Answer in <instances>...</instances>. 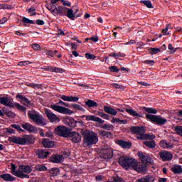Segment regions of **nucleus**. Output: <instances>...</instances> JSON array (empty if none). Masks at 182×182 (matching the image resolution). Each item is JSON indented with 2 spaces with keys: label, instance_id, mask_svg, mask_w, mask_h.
<instances>
[{
  "label": "nucleus",
  "instance_id": "obj_1",
  "mask_svg": "<svg viewBox=\"0 0 182 182\" xmlns=\"http://www.w3.org/2000/svg\"><path fill=\"white\" fill-rule=\"evenodd\" d=\"M32 172V167L29 165H21L16 171V166L14 164H11V174L18 178H29V174Z\"/></svg>",
  "mask_w": 182,
  "mask_h": 182
},
{
  "label": "nucleus",
  "instance_id": "obj_2",
  "mask_svg": "<svg viewBox=\"0 0 182 182\" xmlns=\"http://www.w3.org/2000/svg\"><path fill=\"white\" fill-rule=\"evenodd\" d=\"M82 133L84 137L85 146H92V144H96V143L99 141L97 134L93 131H89L85 129L83 130Z\"/></svg>",
  "mask_w": 182,
  "mask_h": 182
},
{
  "label": "nucleus",
  "instance_id": "obj_3",
  "mask_svg": "<svg viewBox=\"0 0 182 182\" xmlns=\"http://www.w3.org/2000/svg\"><path fill=\"white\" fill-rule=\"evenodd\" d=\"M146 129L144 127H132L131 128V131L132 133H135L136 134H138L136 136V139L139 140H143L146 137L149 140H154V139H156V136L154 134L150 135V134H145L144 135V132Z\"/></svg>",
  "mask_w": 182,
  "mask_h": 182
},
{
  "label": "nucleus",
  "instance_id": "obj_4",
  "mask_svg": "<svg viewBox=\"0 0 182 182\" xmlns=\"http://www.w3.org/2000/svg\"><path fill=\"white\" fill-rule=\"evenodd\" d=\"M32 139L29 136L24 137H19L16 136H12L8 137V141L10 143H14V144H19L20 146H25V144H31Z\"/></svg>",
  "mask_w": 182,
  "mask_h": 182
},
{
  "label": "nucleus",
  "instance_id": "obj_5",
  "mask_svg": "<svg viewBox=\"0 0 182 182\" xmlns=\"http://www.w3.org/2000/svg\"><path fill=\"white\" fill-rule=\"evenodd\" d=\"M28 117L33 120L36 124H41L42 126H46V120H45L43 116L35 110L28 112Z\"/></svg>",
  "mask_w": 182,
  "mask_h": 182
},
{
  "label": "nucleus",
  "instance_id": "obj_6",
  "mask_svg": "<svg viewBox=\"0 0 182 182\" xmlns=\"http://www.w3.org/2000/svg\"><path fill=\"white\" fill-rule=\"evenodd\" d=\"M118 163L122 166V167L126 168V170L129 168L133 169L136 163V159L132 158L121 157L119 158Z\"/></svg>",
  "mask_w": 182,
  "mask_h": 182
},
{
  "label": "nucleus",
  "instance_id": "obj_7",
  "mask_svg": "<svg viewBox=\"0 0 182 182\" xmlns=\"http://www.w3.org/2000/svg\"><path fill=\"white\" fill-rule=\"evenodd\" d=\"M146 119L148 120H150V122H152V123H156V124H159V126H161L163 124H166L167 122V119L166 118H163L161 116H156L150 114H146Z\"/></svg>",
  "mask_w": 182,
  "mask_h": 182
},
{
  "label": "nucleus",
  "instance_id": "obj_8",
  "mask_svg": "<svg viewBox=\"0 0 182 182\" xmlns=\"http://www.w3.org/2000/svg\"><path fill=\"white\" fill-rule=\"evenodd\" d=\"M55 133L61 137H69L70 136V129H68L65 126H60L55 129Z\"/></svg>",
  "mask_w": 182,
  "mask_h": 182
},
{
  "label": "nucleus",
  "instance_id": "obj_9",
  "mask_svg": "<svg viewBox=\"0 0 182 182\" xmlns=\"http://www.w3.org/2000/svg\"><path fill=\"white\" fill-rule=\"evenodd\" d=\"M51 109L63 114H72L73 113L70 109L57 105H51Z\"/></svg>",
  "mask_w": 182,
  "mask_h": 182
},
{
  "label": "nucleus",
  "instance_id": "obj_10",
  "mask_svg": "<svg viewBox=\"0 0 182 182\" xmlns=\"http://www.w3.org/2000/svg\"><path fill=\"white\" fill-rule=\"evenodd\" d=\"M101 159L109 160L113 157V149L111 148L102 149L100 154Z\"/></svg>",
  "mask_w": 182,
  "mask_h": 182
},
{
  "label": "nucleus",
  "instance_id": "obj_11",
  "mask_svg": "<svg viewBox=\"0 0 182 182\" xmlns=\"http://www.w3.org/2000/svg\"><path fill=\"white\" fill-rule=\"evenodd\" d=\"M138 156L141 159L143 163H149V164H152L153 159L147 154L143 153L141 151L138 152Z\"/></svg>",
  "mask_w": 182,
  "mask_h": 182
},
{
  "label": "nucleus",
  "instance_id": "obj_12",
  "mask_svg": "<svg viewBox=\"0 0 182 182\" xmlns=\"http://www.w3.org/2000/svg\"><path fill=\"white\" fill-rule=\"evenodd\" d=\"M46 115L51 123H59V122H60V119H59V117H58V116L50 110H46Z\"/></svg>",
  "mask_w": 182,
  "mask_h": 182
},
{
  "label": "nucleus",
  "instance_id": "obj_13",
  "mask_svg": "<svg viewBox=\"0 0 182 182\" xmlns=\"http://www.w3.org/2000/svg\"><path fill=\"white\" fill-rule=\"evenodd\" d=\"M159 156L163 161H171L173 160V154L167 151H161Z\"/></svg>",
  "mask_w": 182,
  "mask_h": 182
},
{
  "label": "nucleus",
  "instance_id": "obj_14",
  "mask_svg": "<svg viewBox=\"0 0 182 182\" xmlns=\"http://www.w3.org/2000/svg\"><path fill=\"white\" fill-rule=\"evenodd\" d=\"M133 170L137 171L138 173H146L147 171V166L141 164H139L137 161H135Z\"/></svg>",
  "mask_w": 182,
  "mask_h": 182
},
{
  "label": "nucleus",
  "instance_id": "obj_15",
  "mask_svg": "<svg viewBox=\"0 0 182 182\" xmlns=\"http://www.w3.org/2000/svg\"><path fill=\"white\" fill-rule=\"evenodd\" d=\"M69 136L71 137L73 143H79L82 141V135L79 132H70Z\"/></svg>",
  "mask_w": 182,
  "mask_h": 182
},
{
  "label": "nucleus",
  "instance_id": "obj_16",
  "mask_svg": "<svg viewBox=\"0 0 182 182\" xmlns=\"http://www.w3.org/2000/svg\"><path fill=\"white\" fill-rule=\"evenodd\" d=\"M77 11L79 10L76 9L75 12L73 13V10L67 8L65 16H67V18L71 19V21H75V18H79V16H80V15L76 16V14H77Z\"/></svg>",
  "mask_w": 182,
  "mask_h": 182
},
{
  "label": "nucleus",
  "instance_id": "obj_17",
  "mask_svg": "<svg viewBox=\"0 0 182 182\" xmlns=\"http://www.w3.org/2000/svg\"><path fill=\"white\" fill-rule=\"evenodd\" d=\"M13 102H14V100L11 97H0V103L4 106H8V107H11Z\"/></svg>",
  "mask_w": 182,
  "mask_h": 182
},
{
  "label": "nucleus",
  "instance_id": "obj_18",
  "mask_svg": "<svg viewBox=\"0 0 182 182\" xmlns=\"http://www.w3.org/2000/svg\"><path fill=\"white\" fill-rule=\"evenodd\" d=\"M85 117L86 120H87L88 122H95L96 123H100V124H103V123H105V120L95 115H87L85 116Z\"/></svg>",
  "mask_w": 182,
  "mask_h": 182
},
{
  "label": "nucleus",
  "instance_id": "obj_19",
  "mask_svg": "<svg viewBox=\"0 0 182 182\" xmlns=\"http://www.w3.org/2000/svg\"><path fill=\"white\" fill-rule=\"evenodd\" d=\"M21 127L26 132H28V133H35V132H36V127L29 123L23 124Z\"/></svg>",
  "mask_w": 182,
  "mask_h": 182
},
{
  "label": "nucleus",
  "instance_id": "obj_20",
  "mask_svg": "<svg viewBox=\"0 0 182 182\" xmlns=\"http://www.w3.org/2000/svg\"><path fill=\"white\" fill-rule=\"evenodd\" d=\"M116 144L122 147V149H130L132 147V143L124 140H117L116 141Z\"/></svg>",
  "mask_w": 182,
  "mask_h": 182
},
{
  "label": "nucleus",
  "instance_id": "obj_21",
  "mask_svg": "<svg viewBox=\"0 0 182 182\" xmlns=\"http://www.w3.org/2000/svg\"><path fill=\"white\" fill-rule=\"evenodd\" d=\"M60 98L64 100V102H77L79 100L77 97L66 96L64 95H60Z\"/></svg>",
  "mask_w": 182,
  "mask_h": 182
},
{
  "label": "nucleus",
  "instance_id": "obj_22",
  "mask_svg": "<svg viewBox=\"0 0 182 182\" xmlns=\"http://www.w3.org/2000/svg\"><path fill=\"white\" fill-rule=\"evenodd\" d=\"M63 122L67 126H69V127H75L76 126V120L72 117L65 118Z\"/></svg>",
  "mask_w": 182,
  "mask_h": 182
},
{
  "label": "nucleus",
  "instance_id": "obj_23",
  "mask_svg": "<svg viewBox=\"0 0 182 182\" xmlns=\"http://www.w3.org/2000/svg\"><path fill=\"white\" fill-rule=\"evenodd\" d=\"M67 11H68V8L65 6L57 7V11H55L56 16H58V15H59L60 16H65V15H66Z\"/></svg>",
  "mask_w": 182,
  "mask_h": 182
},
{
  "label": "nucleus",
  "instance_id": "obj_24",
  "mask_svg": "<svg viewBox=\"0 0 182 182\" xmlns=\"http://www.w3.org/2000/svg\"><path fill=\"white\" fill-rule=\"evenodd\" d=\"M0 178L4 181H15L16 180V178L12 176V175L9 173L1 174L0 175Z\"/></svg>",
  "mask_w": 182,
  "mask_h": 182
},
{
  "label": "nucleus",
  "instance_id": "obj_25",
  "mask_svg": "<svg viewBox=\"0 0 182 182\" xmlns=\"http://www.w3.org/2000/svg\"><path fill=\"white\" fill-rule=\"evenodd\" d=\"M65 160L63 155H54L50 158L52 163H62Z\"/></svg>",
  "mask_w": 182,
  "mask_h": 182
},
{
  "label": "nucleus",
  "instance_id": "obj_26",
  "mask_svg": "<svg viewBox=\"0 0 182 182\" xmlns=\"http://www.w3.org/2000/svg\"><path fill=\"white\" fill-rule=\"evenodd\" d=\"M99 133H100V136L101 137H104V139H112L113 138V134H112V132H110L100 130L99 132Z\"/></svg>",
  "mask_w": 182,
  "mask_h": 182
},
{
  "label": "nucleus",
  "instance_id": "obj_27",
  "mask_svg": "<svg viewBox=\"0 0 182 182\" xmlns=\"http://www.w3.org/2000/svg\"><path fill=\"white\" fill-rule=\"evenodd\" d=\"M37 153L38 154L39 159H46V157L50 154V152L46 149H40L37 151Z\"/></svg>",
  "mask_w": 182,
  "mask_h": 182
},
{
  "label": "nucleus",
  "instance_id": "obj_28",
  "mask_svg": "<svg viewBox=\"0 0 182 182\" xmlns=\"http://www.w3.org/2000/svg\"><path fill=\"white\" fill-rule=\"evenodd\" d=\"M104 111L105 113L111 114V116H116V114H117V111L109 106H105Z\"/></svg>",
  "mask_w": 182,
  "mask_h": 182
},
{
  "label": "nucleus",
  "instance_id": "obj_29",
  "mask_svg": "<svg viewBox=\"0 0 182 182\" xmlns=\"http://www.w3.org/2000/svg\"><path fill=\"white\" fill-rule=\"evenodd\" d=\"M42 144L46 149H52V147H53V146H55V144H53V141H52L48 139H44L42 141Z\"/></svg>",
  "mask_w": 182,
  "mask_h": 182
},
{
  "label": "nucleus",
  "instance_id": "obj_30",
  "mask_svg": "<svg viewBox=\"0 0 182 182\" xmlns=\"http://www.w3.org/2000/svg\"><path fill=\"white\" fill-rule=\"evenodd\" d=\"M46 8H47V9L51 12L52 15L56 16V11L58 7H56L55 4H46Z\"/></svg>",
  "mask_w": 182,
  "mask_h": 182
},
{
  "label": "nucleus",
  "instance_id": "obj_31",
  "mask_svg": "<svg viewBox=\"0 0 182 182\" xmlns=\"http://www.w3.org/2000/svg\"><path fill=\"white\" fill-rule=\"evenodd\" d=\"M153 181H154V176L151 175L146 176L136 181V182H153Z\"/></svg>",
  "mask_w": 182,
  "mask_h": 182
},
{
  "label": "nucleus",
  "instance_id": "obj_32",
  "mask_svg": "<svg viewBox=\"0 0 182 182\" xmlns=\"http://www.w3.org/2000/svg\"><path fill=\"white\" fill-rule=\"evenodd\" d=\"M171 171L174 174H181L182 173V166L181 165H173L171 168Z\"/></svg>",
  "mask_w": 182,
  "mask_h": 182
},
{
  "label": "nucleus",
  "instance_id": "obj_33",
  "mask_svg": "<svg viewBox=\"0 0 182 182\" xmlns=\"http://www.w3.org/2000/svg\"><path fill=\"white\" fill-rule=\"evenodd\" d=\"M10 107H16L18 109V110H21V112H25L26 110V108L25 107L21 105V104L14 102V101L11 102V105Z\"/></svg>",
  "mask_w": 182,
  "mask_h": 182
},
{
  "label": "nucleus",
  "instance_id": "obj_34",
  "mask_svg": "<svg viewBox=\"0 0 182 182\" xmlns=\"http://www.w3.org/2000/svg\"><path fill=\"white\" fill-rule=\"evenodd\" d=\"M144 144L149 149H154L156 147V141L154 140L145 141Z\"/></svg>",
  "mask_w": 182,
  "mask_h": 182
},
{
  "label": "nucleus",
  "instance_id": "obj_35",
  "mask_svg": "<svg viewBox=\"0 0 182 182\" xmlns=\"http://www.w3.org/2000/svg\"><path fill=\"white\" fill-rule=\"evenodd\" d=\"M160 146L161 147H163V149H171L173 147L172 144L167 142L165 140L161 141Z\"/></svg>",
  "mask_w": 182,
  "mask_h": 182
},
{
  "label": "nucleus",
  "instance_id": "obj_36",
  "mask_svg": "<svg viewBox=\"0 0 182 182\" xmlns=\"http://www.w3.org/2000/svg\"><path fill=\"white\" fill-rule=\"evenodd\" d=\"M34 171H46L48 168L43 164H38L34 168Z\"/></svg>",
  "mask_w": 182,
  "mask_h": 182
},
{
  "label": "nucleus",
  "instance_id": "obj_37",
  "mask_svg": "<svg viewBox=\"0 0 182 182\" xmlns=\"http://www.w3.org/2000/svg\"><path fill=\"white\" fill-rule=\"evenodd\" d=\"M127 113H129L131 116L136 117H141V115H140L137 112L134 111L133 109H126Z\"/></svg>",
  "mask_w": 182,
  "mask_h": 182
},
{
  "label": "nucleus",
  "instance_id": "obj_38",
  "mask_svg": "<svg viewBox=\"0 0 182 182\" xmlns=\"http://www.w3.org/2000/svg\"><path fill=\"white\" fill-rule=\"evenodd\" d=\"M86 106H87L88 107H97V102L92 100H88L86 102H85Z\"/></svg>",
  "mask_w": 182,
  "mask_h": 182
},
{
  "label": "nucleus",
  "instance_id": "obj_39",
  "mask_svg": "<svg viewBox=\"0 0 182 182\" xmlns=\"http://www.w3.org/2000/svg\"><path fill=\"white\" fill-rule=\"evenodd\" d=\"M101 129H103L104 130H114V127L112 124H104L101 126Z\"/></svg>",
  "mask_w": 182,
  "mask_h": 182
},
{
  "label": "nucleus",
  "instance_id": "obj_40",
  "mask_svg": "<svg viewBox=\"0 0 182 182\" xmlns=\"http://www.w3.org/2000/svg\"><path fill=\"white\" fill-rule=\"evenodd\" d=\"M144 110H145L146 113H151L152 114H157V109L151 107H144Z\"/></svg>",
  "mask_w": 182,
  "mask_h": 182
},
{
  "label": "nucleus",
  "instance_id": "obj_41",
  "mask_svg": "<svg viewBox=\"0 0 182 182\" xmlns=\"http://www.w3.org/2000/svg\"><path fill=\"white\" fill-rule=\"evenodd\" d=\"M60 171L58 168H54L51 169L50 173L53 177H56V176H59Z\"/></svg>",
  "mask_w": 182,
  "mask_h": 182
},
{
  "label": "nucleus",
  "instance_id": "obj_42",
  "mask_svg": "<svg viewBox=\"0 0 182 182\" xmlns=\"http://www.w3.org/2000/svg\"><path fill=\"white\" fill-rule=\"evenodd\" d=\"M51 71L50 72H54L55 73H63L65 72V70L63 68H59L58 67H52L51 66Z\"/></svg>",
  "mask_w": 182,
  "mask_h": 182
},
{
  "label": "nucleus",
  "instance_id": "obj_43",
  "mask_svg": "<svg viewBox=\"0 0 182 182\" xmlns=\"http://www.w3.org/2000/svg\"><path fill=\"white\" fill-rule=\"evenodd\" d=\"M141 4H144V5H145L146 8H153V4H151V1H150L149 0L141 1Z\"/></svg>",
  "mask_w": 182,
  "mask_h": 182
},
{
  "label": "nucleus",
  "instance_id": "obj_44",
  "mask_svg": "<svg viewBox=\"0 0 182 182\" xmlns=\"http://www.w3.org/2000/svg\"><path fill=\"white\" fill-rule=\"evenodd\" d=\"M23 23H31V25H35V23H36L33 20H30L29 18H28L26 17L23 18Z\"/></svg>",
  "mask_w": 182,
  "mask_h": 182
},
{
  "label": "nucleus",
  "instance_id": "obj_45",
  "mask_svg": "<svg viewBox=\"0 0 182 182\" xmlns=\"http://www.w3.org/2000/svg\"><path fill=\"white\" fill-rule=\"evenodd\" d=\"M175 132L177 134L182 136V126H176L175 127Z\"/></svg>",
  "mask_w": 182,
  "mask_h": 182
},
{
  "label": "nucleus",
  "instance_id": "obj_46",
  "mask_svg": "<svg viewBox=\"0 0 182 182\" xmlns=\"http://www.w3.org/2000/svg\"><path fill=\"white\" fill-rule=\"evenodd\" d=\"M151 55H156L160 52V48H151L149 49Z\"/></svg>",
  "mask_w": 182,
  "mask_h": 182
},
{
  "label": "nucleus",
  "instance_id": "obj_47",
  "mask_svg": "<svg viewBox=\"0 0 182 182\" xmlns=\"http://www.w3.org/2000/svg\"><path fill=\"white\" fill-rule=\"evenodd\" d=\"M73 107H74L76 110H79L80 112H85V108L82 107L80 105L77 104L73 105Z\"/></svg>",
  "mask_w": 182,
  "mask_h": 182
},
{
  "label": "nucleus",
  "instance_id": "obj_48",
  "mask_svg": "<svg viewBox=\"0 0 182 182\" xmlns=\"http://www.w3.org/2000/svg\"><path fill=\"white\" fill-rule=\"evenodd\" d=\"M31 62L29 61H20L18 63V66H28V65H31Z\"/></svg>",
  "mask_w": 182,
  "mask_h": 182
},
{
  "label": "nucleus",
  "instance_id": "obj_49",
  "mask_svg": "<svg viewBox=\"0 0 182 182\" xmlns=\"http://www.w3.org/2000/svg\"><path fill=\"white\" fill-rule=\"evenodd\" d=\"M168 49L171 50V53H176V51L177 50V48L173 47L172 44L168 45Z\"/></svg>",
  "mask_w": 182,
  "mask_h": 182
},
{
  "label": "nucleus",
  "instance_id": "obj_50",
  "mask_svg": "<svg viewBox=\"0 0 182 182\" xmlns=\"http://www.w3.org/2000/svg\"><path fill=\"white\" fill-rule=\"evenodd\" d=\"M28 13L30 14L31 16H33L36 15V9L33 7H31L28 9Z\"/></svg>",
  "mask_w": 182,
  "mask_h": 182
},
{
  "label": "nucleus",
  "instance_id": "obj_51",
  "mask_svg": "<svg viewBox=\"0 0 182 182\" xmlns=\"http://www.w3.org/2000/svg\"><path fill=\"white\" fill-rule=\"evenodd\" d=\"M85 58L87 59H92V60H95V59H96V56L95 55H92L90 53H86Z\"/></svg>",
  "mask_w": 182,
  "mask_h": 182
},
{
  "label": "nucleus",
  "instance_id": "obj_52",
  "mask_svg": "<svg viewBox=\"0 0 182 182\" xmlns=\"http://www.w3.org/2000/svg\"><path fill=\"white\" fill-rule=\"evenodd\" d=\"M110 72H114L117 73V72H120V70L117 68L116 66H111L109 67Z\"/></svg>",
  "mask_w": 182,
  "mask_h": 182
},
{
  "label": "nucleus",
  "instance_id": "obj_53",
  "mask_svg": "<svg viewBox=\"0 0 182 182\" xmlns=\"http://www.w3.org/2000/svg\"><path fill=\"white\" fill-rule=\"evenodd\" d=\"M32 48L34 50H41V46L38 43L32 44Z\"/></svg>",
  "mask_w": 182,
  "mask_h": 182
},
{
  "label": "nucleus",
  "instance_id": "obj_54",
  "mask_svg": "<svg viewBox=\"0 0 182 182\" xmlns=\"http://www.w3.org/2000/svg\"><path fill=\"white\" fill-rule=\"evenodd\" d=\"M11 127H13V129H16V130H18V132H23V129H22V128H21V126L18 124H12Z\"/></svg>",
  "mask_w": 182,
  "mask_h": 182
},
{
  "label": "nucleus",
  "instance_id": "obj_55",
  "mask_svg": "<svg viewBox=\"0 0 182 182\" xmlns=\"http://www.w3.org/2000/svg\"><path fill=\"white\" fill-rule=\"evenodd\" d=\"M21 103H23V105H31V101L24 97L23 100H21Z\"/></svg>",
  "mask_w": 182,
  "mask_h": 182
},
{
  "label": "nucleus",
  "instance_id": "obj_56",
  "mask_svg": "<svg viewBox=\"0 0 182 182\" xmlns=\"http://www.w3.org/2000/svg\"><path fill=\"white\" fill-rule=\"evenodd\" d=\"M6 133H9V134H15V129L12 128H7L6 130Z\"/></svg>",
  "mask_w": 182,
  "mask_h": 182
},
{
  "label": "nucleus",
  "instance_id": "obj_57",
  "mask_svg": "<svg viewBox=\"0 0 182 182\" xmlns=\"http://www.w3.org/2000/svg\"><path fill=\"white\" fill-rule=\"evenodd\" d=\"M58 36H65V35H68V32L59 30L58 31Z\"/></svg>",
  "mask_w": 182,
  "mask_h": 182
},
{
  "label": "nucleus",
  "instance_id": "obj_58",
  "mask_svg": "<svg viewBox=\"0 0 182 182\" xmlns=\"http://www.w3.org/2000/svg\"><path fill=\"white\" fill-rule=\"evenodd\" d=\"M46 55H48V56H50V58H53V56H55V53H53V51L48 50L46 51Z\"/></svg>",
  "mask_w": 182,
  "mask_h": 182
},
{
  "label": "nucleus",
  "instance_id": "obj_59",
  "mask_svg": "<svg viewBox=\"0 0 182 182\" xmlns=\"http://www.w3.org/2000/svg\"><path fill=\"white\" fill-rule=\"evenodd\" d=\"M87 41H92V42H97L99 41V37L93 36L90 38H87Z\"/></svg>",
  "mask_w": 182,
  "mask_h": 182
},
{
  "label": "nucleus",
  "instance_id": "obj_60",
  "mask_svg": "<svg viewBox=\"0 0 182 182\" xmlns=\"http://www.w3.org/2000/svg\"><path fill=\"white\" fill-rule=\"evenodd\" d=\"M146 65H150L151 66H153L154 63V60H146L144 62Z\"/></svg>",
  "mask_w": 182,
  "mask_h": 182
},
{
  "label": "nucleus",
  "instance_id": "obj_61",
  "mask_svg": "<svg viewBox=\"0 0 182 182\" xmlns=\"http://www.w3.org/2000/svg\"><path fill=\"white\" fill-rule=\"evenodd\" d=\"M41 69L43 70H46V72H51L52 66L43 67V68H41Z\"/></svg>",
  "mask_w": 182,
  "mask_h": 182
},
{
  "label": "nucleus",
  "instance_id": "obj_62",
  "mask_svg": "<svg viewBox=\"0 0 182 182\" xmlns=\"http://www.w3.org/2000/svg\"><path fill=\"white\" fill-rule=\"evenodd\" d=\"M107 182H124V180H123L122 178H115L114 181Z\"/></svg>",
  "mask_w": 182,
  "mask_h": 182
},
{
  "label": "nucleus",
  "instance_id": "obj_63",
  "mask_svg": "<svg viewBox=\"0 0 182 182\" xmlns=\"http://www.w3.org/2000/svg\"><path fill=\"white\" fill-rule=\"evenodd\" d=\"M162 33L164 36L170 35V31H168V30L166 28H165L162 30Z\"/></svg>",
  "mask_w": 182,
  "mask_h": 182
},
{
  "label": "nucleus",
  "instance_id": "obj_64",
  "mask_svg": "<svg viewBox=\"0 0 182 182\" xmlns=\"http://www.w3.org/2000/svg\"><path fill=\"white\" fill-rule=\"evenodd\" d=\"M61 2L63 3V5H64V6H70L71 5L69 1H66L65 0H61Z\"/></svg>",
  "mask_w": 182,
  "mask_h": 182
}]
</instances>
